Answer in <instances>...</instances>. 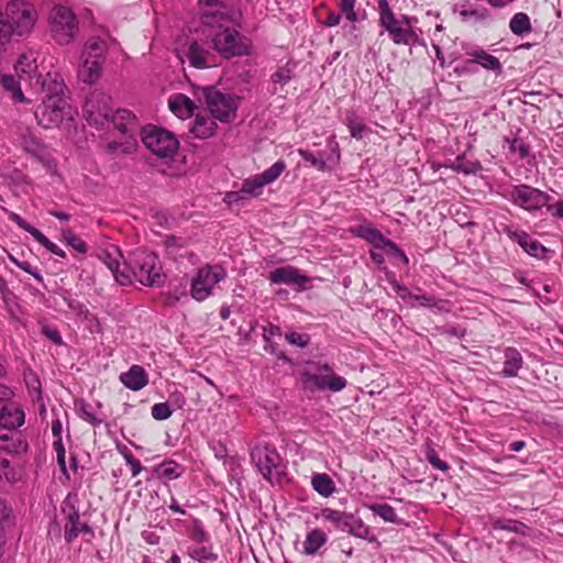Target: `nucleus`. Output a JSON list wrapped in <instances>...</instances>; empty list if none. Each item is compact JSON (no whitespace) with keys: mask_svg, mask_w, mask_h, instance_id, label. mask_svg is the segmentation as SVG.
<instances>
[{"mask_svg":"<svg viewBox=\"0 0 563 563\" xmlns=\"http://www.w3.org/2000/svg\"><path fill=\"white\" fill-rule=\"evenodd\" d=\"M84 111L89 124L108 129L113 125L126 136V141L123 143H109V151L128 154L135 148L140 124L132 112L120 109L112 112L109 98L101 93L91 95L85 102Z\"/></svg>","mask_w":563,"mask_h":563,"instance_id":"obj_1","label":"nucleus"},{"mask_svg":"<svg viewBox=\"0 0 563 563\" xmlns=\"http://www.w3.org/2000/svg\"><path fill=\"white\" fill-rule=\"evenodd\" d=\"M65 84L58 74L48 73L42 82V103L35 110L37 123L45 129L59 126L71 120L74 111L65 97Z\"/></svg>","mask_w":563,"mask_h":563,"instance_id":"obj_2","label":"nucleus"},{"mask_svg":"<svg viewBox=\"0 0 563 563\" xmlns=\"http://www.w3.org/2000/svg\"><path fill=\"white\" fill-rule=\"evenodd\" d=\"M206 32L212 48L225 58L251 53V42L236 30L234 22L224 13H206Z\"/></svg>","mask_w":563,"mask_h":563,"instance_id":"obj_3","label":"nucleus"},{"mask_svg":"<svg viewBox=\"0 0 563 563\" xmlns=\"http://www.w3.org/2000/svg\"><path fill=\"white\" fill-rule=\"evenodd\" d=\"M378 23L389 35L396 45H412L418 41V34L413 29L416 18L402 15L398 20L387 0H377Z\"/></svg>","mask_w":563,"mask_h":563,"instance_id":"obj_4","label":"nucleus"},{"mask_svg":"<svg viewBox=\"0 0 563 563\" xmlns=\"http://www.w3.org/2000/svg\"><path fill=\"white\" fill-rule=\"evenodd\" d=\"M211 49L212 44L205 26L201 32L180 43L176 51L183 64L188 62L195 68H206L211 65Z\"/></svg>","mask_w":563,"mask_h":563,"instance_id":"obj_5","label":"nucleus"},{"mask_svg":"<svg viewBox=\"0 0 563 563\" xmlns=\"http://www.w3.org/2000/svg\"><path fill=\"white\" fill-rule=\"evenodd\" d=\"M48 30L59 45L70 44L78 33V21L74 12L64 5H55L48 15Z\"/></svg>","mask_w":563,"mask_h":563,"instance_id":"obj_6","label":"nucleus"},{"mask_svg":"<svg viewBox=\"0 0 563 563\" xmlns=\"http://www.w3.org/2000/svg\"><path fill=\"white\" fill-rule=\"evenodd\" d=\"M301 384L305 390L341 391L346 387V379L333 373L328 364L317 365L314 371L306 369L300 374Z\"/></svg>","mask_w":563,"mask_h":563,"instance_id":"obj_7","label":"nucleus"},{"mask_svg":"<svg viewBox=\"0 0 563 563\" xmlns=\"http://www.w3.org/2000/svg\"><path fill=\"white\" fill-rule=\"evenodd\" d=\"M227 277L225 269L220 265L200 267L191 279L190 295L197 301L209 298L216 286Z\"/></svg>","mask_w":563,"mask_h":563,"instance_id":"obj_8","label":"nucleus"},{"mask_svg":"<svg viewBox=\"0 0 563 563\" xmlns=\"http://www.w3.org/2000/svg\"><path fill=\"white\" fill-rule=\"evenodd\" d=\"M203 96L211 114L221 122H232L236 117L240 97L224 93L214 87L203 89Z\"/></svg>","mask_w":563,"mask_h":563,"instance_id":"obj_9","label":"nucleus"},{"mask_svg":"<svg viewBox=\"0 0 563 563\" xmlns=\"http://www.w3.org/2000/svg\"><path fill=\"white\" fill-rule=\"evenodd\" d=\"M130 267L136 280L142 285L158 286L162 283L157 256L152 252H133L130 257Z\"/></svg>","mask_w":563,"mask_h":563,"instance_id":"obj_10","label":"nucleus"},{"mask_svg":"<svg viewBox=\"0 0 563 563\" xmlns=\"http://www.w3.org/2000/svg\"><path fill=\"white\" fill-rule=\"evenodd\" d=\"M3 15L12 27L13 34L19 36L29 34L37 20L35 8L21 0L8 3Z\"/></svg>","mask_w":563,"mask_h":563,"instance_id":"obj_11","label":"nucleus"},{"mask_svg":"<svg viewBox=\"0 0 563 563\" xmlns=\"http://www.w3.org/2000/svg\"><path fill=\"white\" fill-rule=\"evenodd\" d=\"M141 136L144 145L158 157H172L178 148L175 135L163 129L145 128L142 130Z\"/></svg>","mask_w":563,"mask_h":563,"instance_id":"obj_12","label":"nucleus"},{"mask_svg":"<svg viewBox=\"0 0 563 563\" xmlns=\"http://www.w3.org/2000/svg\"><path fill=\"white\" fill-rule=\"evenodd\" d=\"M511 199L515 205L533 211L541 209L548 203L549 195L530 186L521 185L514 188Z\"/></svg>","mask_w":563,"mask_h":563,"instance_id":"obj_13","label":"nucleus"},{"mask_svg":"<svg viewBox=\"0 0 563 563\" xmlns=\"http://www.w3.org/2000/svg\"><path fill=\"white\" fill-rule=\"evenodd\" d=\"M252 460L260 473L267 481H272L282 462L278 452L268 446H257L252 452Z\"/></svg>","mask_w":563,"mask_h":563,"instance_id":"obj_14","label":"nucleus"},{"mask_svg":"<svg viewBox=\"0 0 563 563\" xmlns=\"http://www.w3.org/2000/svg\"><path fill=\"white\" fill-rule=\"evenodd\" d=\"M121 253L115 247L104 250L100 258L111 271L115 282L120 285H129L132 282V276L125 263L121 264Z\"/></svg>","mask_w":563,"mask_h":563,"instance_id":"obj_15","label":"nucleus"},{"mask_svg":"<svg viewBox=\"0 0 563 563\" xmlns=\"http://www.w3.org/2000/svg\"><path fill=\"white\" fill-rule=\"evenodd\" d=\"M24 422V412L20 406L10 400V391L0 395V426L5 428H19Z\"/></svg>","mask_w":563,"mask_h":563,"instance_id":"obj_16","label":"nucleus"},{"mask_svg":"<svg viewBox=\"0 0 563 563\" xmlns=\"http://www.w3.org/2000/svg\"><path fill=\"white\" fill-rule=\"evenodd\" d=\"M269 282L273 284H285L296 286L298 291L306 288V284L310 280L309 277L303 275L298 268L294 266H283L271 272Z\"/></svg>","mask_w":563,"mask_h":563,"instance_id":"obj_17","label":"nucleus"},{"mask_svg":"<svg viewBox=\"0 0 563 563\" xmlns=\"http://www.w3.org/2000/svg\"><path fill=\"white\" fill-rule=\"evenodd\" d=\"M329 145L331 147V152L333 153V155L332 157L328 158V161L323 158L322 154L316 156L313 153L307 150L300 148L298 150V153L306 162H309L318 170L325 172L331 169V165L329 164V162L332 163L333 165H336L340 162L339 144L334 141V139H331L329 141Z\"/></svg>","mask_w":563,"mask_h":563,"instance_id":"obj_18","label":"nucleus"},{"mask_svg":"<svg viewBox=\"0 0 563 563\" xmlns=\"http://www.w3.org/2000/svg\"><path fill=\"white\" fill-rule=\"evenodd\" d=\"M65 539L68 543L73 542L80 533L92 534V529L87 522L80 521V515L74 507L66 512L64 525Z\"/></svg>","mask_w":563,"mask_h":563,"instance_id":"obj_19","label":"nucleus"},{"mask_svg":"<svg viewBox=\"0 0 563 563\" xmlns=\"http://www.w3.org/2000/svg\"><path fill=\"white\" fill-rule=\"evenodd\" d=\"M104 60L92 58L89 56H81V63L78 69L79 78L88 85L96 84L102 73V66Z\"/></svg>","mask_w":563,"mask_h":563,"instance_id":"obj_20","label":"nucleus"},{"mask_svg":"<svg viewBox=\"0 0 563 563\" xmlns=\"http://www.w3.org/2000/svg\"><path fill=\"white\" fill-rule=\"evenodd\" d=\"M15 429L0 426V450L10 453H20L26 450V444L21 441L20 434L15 432Z\"/></svg>","mask_w":563,"mask_h":563,"instance_id":"obj_21","label":"nucleus"},{"mask_svg":"<svg viewBox=\"0 0 563 563\" xmlns=\"http://www.w3.org/2000/svg\"><path fill=\"white\" fill-rule=\"evenodd\" d=\"M467 56L470 57V59L466 60V64L468 65L478 64L487 70L501 71V64L499 59L482 48L467 52Z\"/></svg>","mask_w":563,"mask_h":563,"instance_id":"obj_22","label":"nucleus"},{"mask_svg":"<svg viewBox=\"0 0 563 563\" xmlns=\"http://www.w3.org/2000/svg\"><path fill=\"white\" fill-rule=\"evenodd\" d=\"M122 384L131 390H140L147 385V375L143 367L133 365L120 376Z\"/></svg>","mask_w":563,"mask_h":563,"instance_id":"obj_23","label":"nucleus"},{"mask_svg":"<svg viewBox=\"0 0 563 563\" xmlns=\"http://www.w3.org/2000/svg\"><path fill=\"white\" fill-rule=\"evenodd\" d=\"M352 516L353 514L350 512H344L332 508H323L318 515V518L332 523L336 530L345 532Z\"/></svg>","mask_w":563,"mask_h":563,"instance_id":"obj_24","label":"nucleus"},{"mask_svg":"<svg viewBox=\"0 0 563 563\" xmlns=\"http://www.w3.org/2000/svg\"><path fill=\"white\" fill-rule=\"evenodd\" d=\"M217 124L207 114H197L190 132L197 139H209L216 133Z\"/></svg>","mask_w":563,"mask_h":563,"instance_id":"obj_25","label":"nucleus"},{"mask_svg":"<svg viewBox=\"0 0 563 563\" xmlns=\"http://www.w3.org/2000/svg\"><path fill=\"white\" fill-rule=\"evenodd\" d=\"M345 532L356 538L367 540L369 543L379 545V541L377 537L372 532L371 528L366 526L361 518H357L354 515L352 516Z\"/></svg>","mask_w":563,"mask_h":563,"instance_id":"obj_26","label":"nucleus"},{"mask_svg":"<svg viewBox=\"0 0 563 563\" xmlns=\"http://www.w3.org/2000/svg\"><path fill=\"white\" fill-rule=\"evenodd\" d=\"M328 537L325 532L320 529H312L308 532L303 541L302 553L306 555H314L325 543Z\"/></svg>","mask_w":563,"mask_h":563,"instance_id":"obj_27","label":"nucleus"},{"mask_svg":"<svg viewBox=\"0 0 563 563\" xmlns=\"http://www.w3.org/2000/svg\"><path fill=\"white\" fill-rule=\"evenodd\" d=\"M108 52L107 41L99 36H93L85 43L81 56H89L97 59H106Z\"/></svg>","mask_w":563,"mask_h":563,"instance_id":"obj_28","label":"nucleus"},{"mask_svg":"<svg viewBox=\"0 0 563 563\" xmlns=\"http://www.w3.org/2000/svg\"><path fill=\"white\" fill-rule=\"evenodd\" d=\"M168 106L172 112L180 119L190 117L195 109L194 101L185 95H176L169 100Z\"/></svg>","mask_w":563,"mask_h":563,"instance_id":"obj_29","label":"nucleus"},{"mask_svg":"<svg viewBox=\"0 0 563 563\" xmlns=\"http://www.w3.org/2000/svg\"><path fill=\"white\" fill-rule=\"evenodd\" d=\"M21 146L23 150L38 159H44L46 156L45 145L30 131H26L21 136Z\"/></svg>","mask_w":563,"mask_h":563,"instance_id":"obj_30","label":"nucleus"},{"mask_svg":"<svg viewBox=\"0 0 563 563\" xmlns=\"http://www.w3.org/2000/svg\"><path fill=\"white\" fill-rule=\"evenodd\" d=\"M351 232L358 238L364 239L375 249H382L386 238L376 229L368 225H357L351 229Z\"/></svg>","mask_w":563,"mask_h":563,"instance_id":"obj_31","label":"nucleus"},{"mask_svg":"<svg viewBox=\"0 0 563 563\" xmlns=\"http://www.w3.org/2000/svg\"><path fill=\"white\" fill-rule=\"evenodd\" d=\"M522 356L516 349H506L503 374L506 377L517 376L519 369L522 367Z\"/></svg>","mask_w":563,"mask_h":563,"instance_id":"obj_32","label":"nucleus"},{"mask_svg":"<svg viewBox=\"0 0 563 563\" xmlns=\"http://www.w3.org/2000/svg\"><path fill=\"white\" fill-rule=\"evenodd\" d=\"M311 485L313 489L323 497L331 496L335 489L334 482L328 474L324 473L313 475Z\"/></svg>","mask_w":563,"mask_h":563,"instance_id":"obj_33","label":"nucleus"},{"mask_svg":"<svg viewBox=\"0 0 563 563\" xmlns=\"http://www.w3.org/2000/svg\"><path fill=\"white\" fill-rule=\"evenodd\" d=\"M154 473L159 478L173 481L181 475V467L174 461H166L154 468Z\"/></svg>","mask_w":563,"mask_h":563,"instance_id":"obj_34","label":"nucleus"},{"mask_svg":"<svg viewBox=\"0 0 563 563\" xmlns=\"http://www.w3.org/2000/svg\"><path fill=\"white\" fill-rule=\"evenodd\" d=\"M345 124L350 130L351 136L361 140L363 137V133L368 131V128L360 122L358 117L355 111L351 110L346 112Z\"/></svg>","mask_w":563,"mask_h":563,"instance_id":"obj_35","label":"nucleus"},{"mask_svg":"<svg viewBox=\"0 0 563 563\" xmlns=\"http://www.w3.org/2000/svg\"><path fill=\"white\" fill-rule=\"evenodd\" d=\"M368 509L376 516L380 517L386 522L399 523L400 520L396 510L388 504H372Z\"/></svg>","mask_w":563,"mask_h":563,"instance_id":"obj_36","label":"nucleus"},{"mask_svg":"<svg viewBox=\"0 0 563 563\" xmlns=\"http://www.w3.org/2000/svg\"><path fill=\"white\" fill-rule=\"evenodd\" d=\"M264 186L265 185L261 178L255 175L254 177L243 181L241 190L245 199H250L260 196Z\"/></svg>","mask_w":563,"mask_h":563,"instance_id":"obj_37","label":"nucleus"},{"mask_svg":"<svg viewBox=\"0 0 563 563\" xmlns=\"http://www.w3.org/2000/svg\"><path fill=\"white\" fill-rule=\"evenodd\" d=\"M79 417L89 422L92 426H100L102 423V419L99 417L97 410L90 405L85 402L84 400L77 402Z\"/></svg>","mask_w":563,"mask_h":563,"instance_id":"obj_38","label":"nucleus"},{"mask_svg":"<svg viewBox=\"0 0 563 563\" xmlns=\"http://www.w3.org/2000/svg\"><path fill=\"white\" fill-rule=\"evenodd\" d=\"M509 26L514 34L522 35L531 30L530 19L526 13H516L511 19Z\"/></svg>","mask_w":563,"mask_h":563,"instance_id":"obj_39","label":"nucleus"},{"mask_svg":"<svg viewBox=\"0 0 563 563\" xmlns=\"http://www.w3.org/2000/svg\"><path fill=\"white\" fill-rule=\"evenodd\" d=\"M3 88L12 93V97L18 102H27L26 98L21 91L19 81L13 76H3L1 79Z\"/></svg>","mask_w":563,"mask_h":563,"instance_id":"obj_40","label":"nucleus"},{"mask_svg":"<svg viewBox=\"0 0 563 563\" xmlns=\"http://www.w3.org/2000/svg\"><path fill=\"white\" fill-rule=\"evenodd\" d=\"M63 241L71 246L75 251L85 254L88 252L87 244L76 235L70 229H66L62 231Z\"/></svg>","mask_w":563,"mask_h":563,"instance_id":"obj_41","label":"nucleus"},{"mask_svg":"<svg viewBox=\"0 0 563 563\" xmlns=\"http://www.w3.org/2000/svg\"><path fill=\"white\" fill-rule=\"evenodd\" d=\"M285 168V163L283 161H278L257 176L261 178L264 185H268L275 181L282 175Z\"/></svg>","mask_w":563,"mask_h":563,"instance_id":"obj_42","label":"nucleus"},{"mask_svg":"<svg viewBox=\"0 0 563 563\" xmlns=\"http://www.w3.org/2000/svg\"><path fill=\"white\" fill-rule=\"evenodd\" d=\"M18 481V473L12 467L9 460L0 456V484L14 483Z\"/></svg>","mask_w":563,"mask_h":563,"instance_id":"obj_43","label":"nucleus"},{"mask_svg":"<svg viewBox=\"0 0 563 563\" xmlns=\"http://www.w3.org/2000/svg\"><path fill=\"white\" fill-rule=\"evenodd\" d=\"M413 300L418 301L421 307L437 308L439 310H443L446 303L445 301L438 300L434 296L428 294L416 295Z\"/></svg>","mask_w":563,"mask_h":563,"instance_id":"obj_44","label":"nucleus"},{"mask_svg":"<svg viewBox=\"0 0 563 563\" xmlns=\"http://www.w3.org/2000/svg\"><path fill=\"white\" fill-rule=\"evenodd\" d=\"M12 27L9 25L5 16L0 11V49L3 48L13 36Z\"/></svg>","mask_w":563,"mask_h":563,"instance_id":"obj_45","label":"nucleus"},{"mask_svg":"<svg viewBox=\"0 0 563 563\" xmlns=\"http://www.w3.org/2000/svg\"><path fill=\"white\" fill-rule=\"evenodd\" d=\"M355 4H356V0H341L340 4H339L341 12L352 23H354L358 20L357 13L354 10Z\"/></svg>","mask_w":563,"mask_h":563,"instance_id":"obj_46","label":"nucleus"},{"mask_svg":"<svg viewBox=\"0 0 563 563\" xmlns=\"http://www.w3.org/2000/svg\"><path fill=\"white\" fill-rule=\"evenodd\" d=\"M173 411L167 402H158L152 407V416L156 420H166Z\"/></svg>","mask_w":563,"mask_h":563,"instance_id":"obj_47","label":"nucleus"},{"mask_svg":"<svg viewBox=\"0 0 563 563\" xmlns=\"http://www.w3.org/2000/svg\"><path fill=\"white\" fill-rule=\"evenodd\" d=\"M36 241L42 246H44L47 251H49L51 253H53L62 258L66 257L65 252L60 247H58L55 243L51 242L42 232L38 234V236H36Z\"/></svg>","mask_w":563,"mask_h":563,"instance_id":"obj_48","label":"nucleus"},{"mask_svg":"<svg viewBox=\"0 0 563 563\" xmlns=\"http://www.w3.org/2000/svg\"><path fill=\"white\" fill-rule=\"evenodd\" d=\"M287 342L291 345L306 347L309 344L310 336L305 333L290 332L285 335Z\"/></svg>","mask_w":563,"mask_h":563,"instance_id":"obj_49","label":"nucleus"},{"mask_svg":"<svg viewBox=\"0 0 563 563\" xmlns=\"http://www.w3.org/2000/svg\"><path fill=\"white\" fill-rule=\"evenodd\" d=\"M9 218L14 223H16L21 229L29 232L35 240H36V236H38V234L41 233V231H38L34 227L30 225L22 217H20L19 214H16L14 212H11Z\"/></svg>","mask_w":563,"mask_h":563,"instance_id":"obj_50","label":"nucleus"},{"mask_svg":"<svg viewBox=\"0 0 563 563\" xmlns=\"http://www.w3.org/2000/svg\"><path fill=\"white\" fill-rule=\"evenodd\" d=\"M506 232L509 238L517 242L523 250L528 247V244L531 241V236L528 233L523 231H511L510 229H507Z\"/></svg>","mask_w":563,"mask_h":563,"instance_id":"obj_51","label":"nucleus"},{"mask_svg":"<svg viewBox=\"0 0 563 563\" xmlns=\"http://www.w3.org/2000/svg\"><path fill=\"white\" fill-rule=\"evenodd\" d=\"M382 249L385 253L393 254L399 257L405 264H408V257L393 241L386 239Z\"/></svg>","mask_w":563,"mask_h":563,"instance_id":"obj_52","label":"nucleus"},{"mask_svg":"<svg viewBox=\"0 0 563 563\" xmlns=\"http://www.w3.org/2000/svg\"><path fill=\"white\" fill-rule=\"evenodd\" d=\"M427 460L434 468H438L443 472H446L449 470V465L439 459L435 450L432 448H429L427 450Z\"/></svg>","mask_w":563,"mask_h":563,"instance_id":"obj_53","label":"nucleus"},{"mask_svg":"<svg viewBox=\"0 0 563 563\" xmlns=\"http://www.w3.org/2000/svg\"><path fill=\"white\" fill-rule=\"evenodd\" d=\"M525 251L533 257L543 258L548 250L538 241L531 239V241L528 244V247Z\"/></svg>","mask_w":563,"mask_h":563,"instance_id":"obj_54","label":"nucleus"},{"mask_svg":"<svg viewBox=\"0 0 563 563\" xmlns=\"http://www.w3.org/2000/svg\"><path fill=\"white\" fill-rule=\"evenodd\" d=\"M505 141L509 143L510 152L519 153L520 158H525L528 155V147L521 140L514 139L512 141H509L506 139Z\"/></svg>","mask_w":563,"mask_h":563,"instance_id":"obj_55","label":"nucleus"},{"mask_svg":"<svg viewBox=\"0 0 563 563\" xmlns=\"http://www.w3.org/2000/svg\"><path fill=\"white\" fill-rule=\"evenodd\" d=\"M10 261H12L18 267L23 269L24 272L31 274L38 282H42V276L36 268H34L29 262H19L14 256H9Z\"/></svg>","mask_w":563,"mask_h":563,"instance_id":"obj_56","label":"nucleus"},{"mask_svg":"<svg viewBox=\"0 0 563 563\" xmlns=\"http://www.w3.org/2000/svg\"><path fill=\"white\" fill-rule=\"evenodd\" d=\"M54 449H55L56 455H57V463L60 466L62 471L65 473L66 472V462H65L66 451L62 443V439L55 440Z\"/></svg>","mask_w":563,"mask_h":563,"instance_id":"obj_57","label":"nucleus"},{"mask_svg":"<svg viewBox=\"0 0 563 563\" xmlns=\"http://www.w3.org/2000/svg\"><path fill=\"white\" fill-rule=\"evenodd\" d=\"M191 539L198 543H202V542L207 541V532L205 531V529L199 520L194 521Z\"/></svg>","mask_w":563,"mask_h":563,"instance_id":"obj_58","label":"nucleus"},{"mask_svg":"<svg viewBox=\"0 0 563 563\" xmlns=\"http://www.w3.org/2000/svg\"><path fill=\"white\" fill-rule=\"evenodd\" d=\"M290 78L291 71L286 68H280L272 75V80L274 84L285 85L290 80Z\"/></svg>","mask_w":563,"mask_h":563,"instance_id":"obj_59","label":"nucleus"},{"mask_svg":"<svg viewBox=\"0 0 563 563\" xmlns=\"http://www.w3.org/2000/svg\"><path fill=\"white\" fill-rule=\"evenodd\" d=\"M390 284L395 290V292L404 300L410 299L413 300L415 296L407 287L401 286L399 283H397L395 279L390 280Z\"/></svg>","mask_w":563,"mask_h":563,"instance_id":"obj_60","label":"nucleus"},{"mask_svg":"<svg viewBox=\"0 0 563 563\" xmlns=\"http://www.w3.org/2000/svg\"><path fill=\"white\" fill-rule=\"evenodd\" d=\"M191 558L198 561H214L217 559L216 554L206 548L195 550L191 553Z\"/></svg>","mask_w":563,"mask_h":563,"instance_id":"obj_61","label":"nucleus"},{"mask_svg":"<svg viewBox=\"0 0 563 563\" xmlns=\"http://www.w3.org/2000/svg\"><path fill=\"white\" fill-rule=\"evenodd\" d=\"M494 528L495 529H500V530H508V531H512V532H519V527H521L522 525L521 523H518L514 520H509L507 522L505 521H501V520H497L494 522Z\"/></svg>","mask_w":563,"mask_h":563,"instance_id":"obj_62","label":"nucleus"},{"mask_svg":"<svg viewBox=\"0 0 563 563\" xmlns=\"http://www.w3.org/2000/svg\"><path fill=\"white\" fill-rule=\"evenodd\" d=\"M242 200H245V197L244 195L242 194V190H236V191H228L224 196V199L223 201L228 205V206H232L234 203H238Z\"/></svg>","mask_w":563,"mask_h":563,"instance_id":"obj_63","label":"nucleus"},{"mask_svg":"<svg viewBox=\"0 0 563 563\" xmlns=\"http://www.w3.org/2000/svg\"><path fill=\"white\" fill-rule=\"evenodd\" d=\"M35 68H36V66L34 65V60H31L26 56H22L19 59L18 66H16V70L18 71L21 70L23 73H32L33 70H35Z\"/></svg>","mask_w":563,"mask_h":563,"instance_id":"obj_64","label":"nucleus"}]
</instances>
